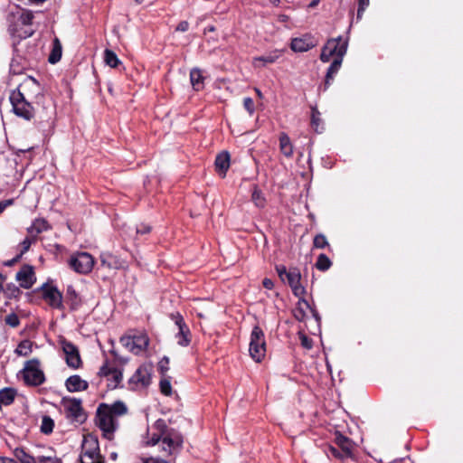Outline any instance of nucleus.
<instances>
[{"label": "nucleus", "mask_w": 463, "mask_h": 463, "mask_svg": "<svg viewBox=\"0 0 463 463\" xmlns=\"http://www.w3.org/2000/svg\"><path fill=\"white\" fill-rule=\"evenodd\" d=\"M14 114L26 120L38 118L39 124L52 119L53 109L44 103L43 88L33 77L26 76L15 90L10 94Z\"/></svg>", "instance_id": "nucleus-1"}, {"label": "nucleus", "mask_w": 463, "mask_h": 463, "mask_svg": "<svg viewBox=\"0 0 463 463\" xmlns=\"http://www.w3.org/2000/svg\"><path fill=\"white\" fill-rule=\"evenodd\" d=\"M153 428L156 432L146 441L147 446L159 445L160 450L165 455H173L182 448L183 437L174 429H168L164 420H157Z\"/></svg>", "instance_id": "nucleus-2"}, {"label": "nucleus", "mask_w": 463, "mask_h": 463, "mask_svg": "<svg viewBox=\"0 0 463 463\" xmlns=\"http://www.w3.org/2000/svg\"><path fill=\"white\" fill-rule=\"evenodd\" d=\"M33 18V12L21 8L19 5H14L8 14L9 27L8 31L11 35L26 39L30 37L33 31L27 28V25L32 24Z\"/></svg>", "instance_id": "nucleus-3"}, {"label": "nucleus", "mask_w": 463, "mask_h": 463, "mask_svg": "<svg viewBox=\"0 0 463 463\" xmlns=\"http://www.w3.org/2000/svg\"><path fill=\"white\" fill-rule=\"evenodd\" d=\"M116 402L99 405L96 413V424L106 439H112L115 431Z\"/></svg>", "instance_id": "nucleus-4"}, {"label": "nucleus", "mask_w": 463, "mask_h": 463, "mask_svg": "<svg viewBox=\"0 0 463 463\" xmlns=\"http://www.w3.org/2000/svg\"><path fill=\"white\" fill-rule=\"evenodd\" d=\"M80 463H102L98 438L92 434L84 436L81 444Z\"/></svg>", "instance_id": "nucleus-5"}, {"label": "nucleus", "mask_w": 463, "mask_h": 463, "mask_svg": "<svg viewBox=\"0 0 463 463\" xmlns=\"http://www.w3.org/2000/svg\"><path fill=\"white\" fill-rule=\"evenodd\" d=\"M61 404L63 408L65 417L71 423L82 424L86 420L87 414L82 408L81 400L63 397Z\"/></svg>", "instance_id": "nucleus-6"}, {"label": "nucleus", "mask_w": 463, "mask_h": 463, "mask_svg": "<svg viewBox=\"0 0 463 463\" xmlns=\"http://www.w3.org/2000/svg\"><path fill=\"white\" fill-rule=\"evenodd\" d=\"M348 43L343 41L342 37L329 39L322 49L320 60L328 62L333 56L344 58L347 51Z\"/></svg>", "instance_id": "nucleus-7"}, {"label": "nucleus", "mask_w": 463, "mask_h": 463, "mask_svg": "<svg viewBox=\"0 0 463 463\" xmlns=\"http://www.w3.org/2000/svg\"><path fill=\"white\" fill-rule=\"evenodd\" d=\"M24 382L33 386H38L45 381L44 373L40 368V362L37 359L27 361L23 370Z\"/></svg>", "instance_id": "nucleus-8"}, {"label": "nucleus", "mask_w": 463, "mask_h": 463, "mask_svg": "<svg viewBox=\"0 0 463 463\" xmlns=\"http://www.w3.org/2000/svg\"><path fill=\"white\" fill-rule=\"evenodd\" d=\"M265 346L264 333L259 326H255L250 335L249 348L250 354L253 360L256 362H260L262 360L266 353Z\"/></svg>", "instance_id": "nucleus-9"}, {"label": "nucleus", "mask_w": 463, "mask_h": 463, "mask_svg": "<svg viewBox=\"0 0 463 463\" xmlns=\"http://www.w3.org/2000/svg\"><path fill=\"white\" fill-rule=\"evenodd\" d=\"M70 267L78 273L87 274L94 266V259L88 252H76L69 260Z\"/></svg>", "instance_id": "nucleus-10"}, {"label": "nucleus", "mask_w": 463, "mask_h": 463, "mask_svg": "<svg viewBox=\"0 0 463 463\" xmlns=\"http://www.w3.org/2000/svg\"><path fill=\"white\" fill-rule=\"evenodd\" d=\"M59 344L64 353L67 365L78 369L81 365V359L77 346L63 337L59 340Z\"/></svg>", "instance_id": "nucleus-11"}, {"label": "nucleus", "mask_w": 463, "mask_h": 463, "mask_svg": "<svg viewBox=\"0 0 463 463\" xmlns=\"http://www.w3.org/2000/svg\"><path fill=\"white\" fill-rule=\"evenodd\" d=\"M121 345L134 354H139L148 345V338L146 335L122 336Z\"/></svg>", "instance_id": "nucleus-12"}, {"label": "nucleus", "mask_w": 463, "mask_h": 463, "mask_svg": "<svg viewBox=\"0 0 463 463\" xmlns=\"http://www.w3.org/2000/svg\"><path fill=\"white\" fill-rule=\"evenodd\" d=\"M43 299L53 308L62 309V294L54 286L47 284L42 287Z\"/></svg>", "instance_id": "nucleus-13"}, {"label": "nucleus", "mask_w": 463, "mask_h": 463, "mask_svg": "<svg viewBox=\"0 0 463 463\" xmlns=\"http://www.w3.org/2000/svg\"><path fill=\"white\" fill-rule=\"evenodd\" d=\"M151 382V367L149 365L140 366L129 380V383L136 388H145Z\"/></svg>", "instance_id": "nucleus-14"}, {"label": "nucleus", "mask_w": 463, "mask_h": 463, "mask_svg": "<svg viewBox=\"0 0 463 463\" xmlns=\"http://www.w3.org/2000/svg\"><path fill=\"white\" fill-rule=\"evenodd\" d=\"M171 317L178 327V333L175 335L178 345L187 346L190 344V330L185 325L183 317L179 313L172 314Z\"/></svg>", "instance_id": "nucleus-15"}, {"label": "nucleus", "mask_w": 463, "mask_h": 463, "mask_svg": "<svg viewBox=\"0 0 463 463\" xmlns=\"http://www.w3.org/2000/svg\"><path fill=\"white\" fill-rule=\"evenodd\" d=\"M286 279L296 297L301 298L305 295L306 290L300 284L301 275L298 269H290Z\"/></svg>", "instance_id": "nucleus-16"}, {"label": "nucleus", "mask_w": 463, "mask_h": 463, "mask_svg": "<svg viewBox=\"0 0 463 463\" xmlns=\"http://www.w3.org/2000/svg\"><path fill=\"white\" fill-rule=\"evenodd\" d=\"M16 279L24 288H30L34 281V272L32 266L24 265L17 273Z\"/></svg>", "instance_id": "nucleus-17"}, {"label": "nucleus", "mask_w": 463, "mask_h": 463, "mask_svg": "<svg viewBox=\"0 0 463 463\" xmlns=\"http://www.w3.org/2000/svg\"><path fill=\"white\" fill-rule=\"evenodd\" d=\"M316 46V43L309 35H305L299 38H294L291 41L290 47L292 51L297 52H304Z\"/></svg>", "instance_id": "nucleus-18"}, {"label": "nucleus", "mask_w": 463, "mask_h": 463, "mask_svg": "<svg viewBox=\"0 0 463 463\" xmlns=\"http://www.w3.org/2000/svg\"><path fill=\"white\" fill-rule=\"evenodd\" d=\"M66 388L71 392L85 391L89 387L87 381L80 378L79 375L70 376L65 383Z\"/></svg>", "instance_id": "nucleus-19"}, {"label": "nucleus", "mask_w": 463, "mask_h": 463, "mask_svg": "<svg viewBox=\"0 0 463 463\" xmlns=\"http://www.w3.org/2000/svg\"><path fill=\"white\" fill-rule=\"evenodd\" d=\"M335 441L336 445H338L341 450L345 453V456L351 457L354 448L353 441L341 434L340 432H335Z\"/></svg>", "instance_id": "nucleus-20"}, {"label": "nucleus", "mask_w": 463, "mask_h": 463, "mask_svg": "<svg viewBox=\"0 0 463 463\" xmlns=\"http://www.w3.org/2000/svg\"><path fill=\"white\" fill-rule=\"evenodd\" d=\"M281 56V51L275 50L265 55L258 56L253 58L252 64L255 67L260 66L259 63H261L262 66L267 64L274 63L279 57Z\"/></svg>", "instance_id": "nucleus-21"}, {"label": "nucleus", "mask_w": 463, "mask_h": 463, "mask_svg": "<svg viewBox=\"0 0 463 463\" xmlns=\"http://www.w3.org/2000/svg\"><path fill=\"white\" fill-rule=\"evenodd\" d=\"M343 58H335L329 68L327 69L326 80H325V90H326L334 80L335 75L338 72L341 68Z\"/></svg>", "instance_id": "nucleus-22"}, {"label": "nucleus", "mask_w": 463, "mask_h": 463, "mask_svg": "<svg viewBox=\"0 0 463 463\" xmlns=\"http://www.w3.org/2000/svg\"><path fill=\"white\" fill-rule=\"evenodd\" d=\"M230 166V155L228 152H222L216 156L215 167L224 176Z\"/></svg>", "instance_id": "nucleus-23"}, {"label": "nucleus", "mask_w": 463, "mask_h": 463, "mask_svg": "<svg viewBox=\"0 0 463 463\" xmlns=\"http://www.w3.org/2000/svg\"><path fill=\"white\" fill-rule=\"evenodd\" d=\"M279 148L281 153L286 157H291L293 155V145L289 137L286 133H281L279 136Z\"/></svg>", "instance_id": "nucleus-24"}, {"label": "nucleus", "mask_w": 463, "mask_h": 463, "mask_svg": "<svg viewBox=\"0 0 463 463\" xmlns=\"http://www.w3.org/2000/svg\"><path fill=\"white\" fill-rule=\"evenodd\" d=\"M61 52H62L61 43L60 40L57 37H55L52 42V49L51 54L48 58L49 62L52 64H55L56 62H58L61 58Z\"/></svg>", "instance_id": "nucleus-25"}, {"label": "nucleus", "mask_w": 463, "mask_h": 463, "mask_svg": "<svg viewBox=\"0 0 463 463\" xmlns=\"http://www.w3.org/2000/svg\"><path fill=\"white\" fill-rule=\"evenodd\" d=\"M49 228L48 223L43 219H36L33 224L28 228V232L36 237L39 233L46 231Z\"/></svg>", "instance_id": "nucleus-26"}, {"label": "nucleus", "mask_w": 463, "mask_h": 463, "mask_svg": "<svg viewBox=\"0 0 463 463\" xmlns=\"http://www.w3.org/2000/svg\"><path fill=\"white\" fill-rule=\"evenodd\" d=\"M190 80L195 90H200L203 88V77L199 69H193L190 72Z\"/></svg>", "instance_id": "nucleus-27"}, {"label": "nucleus", "mask_w": 463, "mask_h": 463, "mask_svg": "<svg viewBox=\"0 0 463 463\" xmlns=\"http://www.w3.org/2000/svg\"><path fill=\"white\" fill-rule=\"evenodd\" d=\"M16 395V392L13 388H4L0 390V403L4 405H10Z\"/></svg>", "instance_id": "nucleus-28"}, {"label": "nucleus", "mask_w": 463, "mask_h": 463, "mask_svg": "<svg viewBox=\"0 0 463 463\" xmlns=\"http://www.w3.org/2000/svg\"><path fill=\"white\" fill-rule=\"evenodd\" d=\"M14 454L21 463H37V457L29 455L23 448H16Z\"/></svg>", "instance_id": "nucleus-29"}, {"label": "nucleus", "mask_w": 463, "mask_h": 463, "mask_svg": "<svg viewBox=\"0 0 463 463\" xmlns=\"http://www.w3.org/2000/svg\"><path fill=\"white\" fill-rule=\"evenodd\" d=\"M66 299L70 303L71 309L77 308L78 306L80 305V299L78 298V295L71 286H69L67 288Z\"/></svg>", "instance_id": "nucleus-30"}, {"label": "nucleus", "mask_w": 463, "mask_h": 463, "mask_svg": "<svg viewBox=\"0 0 463 463\" xmlns=\"http://www.w3.org/2000/svg\"><path fill=\"white\" fill-rule=\"evenodd\" d=\"M99 374L100 376H111V378L116 382V367L114 364H109L106 362L99 369Z\"/></svg>", "instance_id": "nucleus-31"}, {"label": "nucleus", "mask_w": 463, "mask_h": 463, "mask_svg": "<svg viewBox=\"0 0 463 463\" xmlns=\"http://www.w3.org/2000/svg\"><path fill=\"white\" fill-rule=\"evenodd\" d=\"M332 265L331 260L326 254H320L316 262V267L321 271L327 270Z\"/></svg>", "instance_id": "nucleus-32"}, {"label": "nucleus", "mask_w": 463, "mask_h": 463, "mask_svg": "<svg viewBox=\"0 0 463 463\" xmlns=\"http://www.w3.org/2000/svg\"><path fill=\"white\" fill-rule=\"evenodd\" d=\"M31 352L32 344L28 340L22 341L15 349V353L21 356H27L31 354Z\"/></svg>", "instance_id": "nucleus-33"}, {"label": "nucleus", "mask_w": 463, "mask_h": 463, "mask_svg": "<svg viewBox=\"0 0 463 463\" xmlns=\"http://www.w3.org/2000/svg\"><path fill=\"white\" fill-rule=\"evenodd\" d=\"M251 200L257 207L262 208L265 205L266 200L262 193L256 186L252 191Z\"/></svg>", "instance_id": "nucleus-34"}, {"label": "nucleus", "mask_w": 463, "mask_h": 463, "mask_svg": "<svg viewBox=\"0 0 463 463\" xmlns=\"http://www.w3.org/2000/svg\"><path fill=\"white\" fill-rule=\"evenodd\" d=\"M53 427V420L49 416H44L42 420L41 431L44 434H49L52 431Z\"/></svg>", "instance_id": "nucleus-35"}, {"label": "nucleus", "mask_w": 463, "mask_h": 463, "mask_svg": "<svg viewBox=\"0 0 463 463\" xmlns=\"http://www.w3.org/2000/svg\"><path fill=\"white\" fill-rule=\"evenodd\" d=\"M160 392L165 396H171L172 385L170 380L167 378L161 379L159 383Z\"/></svg>", "instance_id": "nucleus-36"}, {"label": "nucleus", "mask_w": 463, "mask_h": 463, "mask_svg": "<svg viewBox=\"0 0 463 463\" xmlns=\"http://www.w3.org/2000/svg\"><path fill=\"white\" fill-rule=\"evenodd\" d=\"M104 61L110 68H116V54L113 51L106 49L104 52Z\"/></svg>", "instance_id": "nucleus-37"}, {"label": "nucleus", "mask_w": 463, "mask_h": 463, "mask_svg": "<svg viewBox=\"0 0 463 463\" xmlns=\"http://www.w3.org/2000/svg\"><path fill=\"white\" fill-rule=\"evenodd\" d=\"M34 241V236H27L21 243V251L20 254L17 256V259H19L22 255H24L31 247L32 243Z\"/></svg>", "instance_id": "nucleus-38"}, {"label": "nucleus", "mask_w": 463, "mask_h": 463, "mask_svg": "<svg viewBox=\"0 0 463 463\" xmlns=\"http://www.w3.org/2000/svg\"><path fill=\"white\" fill-rule=\"evenodd\" d=\"M5 322L9 326L14 328L20 325V319L15 313H10L5 318Z\"/></svg>", "instance_id": "nucleus-39"}, {"label": "nucleus", "mask_w": 463, "mask_h": 463, "mask_svg": "<svg viewBox=\"0 0 463 463\" xmlns=\"http://www.w3.org/2000/svg\"><path fill=\"white\" fill-rule=\"evenodd\" d=\"M313 243H314V247L317 248V249H323L328 245L327 240H326V236L323 234H317L314 238Z\"/></svg>", "instance_id": "nucleus-40"}, {"label": "nucleus", "mask_w": 463, "mask_h": 463, "mask_svg": "<svg viewBox=\"0 0 463 463\" xmlns=\"http://www.w3.org/2000/svg\"><path fill=\"white\" fill-rule=\"evenodd\" d=\"M37 463H62L61 459L54 456H38Z\"/></svg>", "instance_id": "nucleus-41"}, {"label": "nucleus", "mask_w": 463, "mask_h": 463, "mask_svg": "<svg viewBox=\"0 0 463 463\" xmlns=\"http://www.w3.org/2000/svg\"><path fill=\"white\" fill-rule=\"evenodd\" d=\"M243 106H244V109L249 112V114L250 116L254 113V110H255L254 101L251 98H250V97L244 98Z\"/></svg>", "instance_id": "nucleus-42"}, {"label": "nucleus", "mask_w": 463, "mask_h": 463, "mask_svg": "<svg viewBox=\"0 0 463 463\" xmlns=\"http://www.w3.org/2000/svg\"><path fill=\"white\" fill-rule=\"evenodd\" d=\"M298 335H299L301 345L306 349H308V350L311 349L313 346L312 339H310L308 336H307L303 333H299Z\"/></svg>", "instance_id": "nucleus-43"}, {"label": "nucleus", "mask_w": 463, "mask_h": 463, "mask_svg": "<svg viewBox=\"0 0 463 463\" xmlns=\"http://www.w3.org/2000/svg\"><path fill=\"white\" fill-rule=\"evenodd\" d=\"M168 364L169 358L167 356H164L158 363V368L163 375L168 371Z\"/></svg>", "instance_id": "nucleus-44"}, {"label": "nucleus", "mask_w": 463, "mask_h": 463, "mask_svg": "<svg viewBox=\"0 0 463 463\" xmlns=\"http://www.w3.org/2000/svg\"><path fill=\"white\" fill-rule=\"evenodd\" d=\"M328 451L332 456L335 458L344 459L345 458H348V456H345V453L343 451H339L336 448L330 446Z\"/></svg>", "instance_id": "nucleus-45"}, {"label": "nucleus", "mask_w": 463, "mask_h": 463, "mask_svg": "<svg viewBox=\"0 0 463 463\" xmlns=\"http://www.w3.org/2000/svg\"><path fill=\"white\" fill-rule=\"evenodd\" d=\"M276 270L278 272L279 277L284 281L285 277L287 278V273H288L286 267L282 265L277 266Z\"/></svg>", "instance_id": "nucleus-46"}, {"label": "nucleus", "mask_w": 463, "mask_h": 463, "mask_svg": "<svg viewBox=\"0 0 463 463\" xmlns=\"http://www.w3.org/2000/svg\"><path fill=\"white\" fill-rule=\"evenodd\" d=\"M368 5H369V2H360V5L357 10V19L358 20L362 18L363 13L367 8Z\"/></svg>", "instance_id": "nucleus-47"}, {"label": "nucleus", "mask_w": 463, "mask_h": 463, "mask_svg": "<svg viewBox=\"0 0 463 463\" xmlns=\"http://www.w3.org/2000/svg\"><path fill=\"white\" fill-rule=\"evenodd\" d=\"M128 412V408L125 403L118 401V416L124 415Z\"/></svg>", "instance_id": "nucleus-48"}, {"label": "nucleus", "mask_w": 463, "mask_h": 463, "mask_svg": "<svg viewBox=\"0 0 463 463\" xmlns=\"http://www.w3.org/2000/svg\"><path fill=\"white\" fill-rule=\"evenodd\" d=\"M319 112L316 109H313V112H312V118H311V122H312V125L313 126H316L317 127L318 126V123H319Z\"/></svg>", "instance_id": "nucleus-49"}, {"label": "nucleus", "mask_w": 463, "mask_h": 463, "mask_svg": "<svg viewBox=\"0 0 463 463\" xmlns=\"http://www.w3.org/2000/svg\"><path fill=\"white\" fill-rule=\"evenodd\" d=\"M188 27H189V24L188 22L186 21H182L178 24L177 27H176V31H179V32H186L188 30Z\"/></svg>", "instance_id": "nucleus-50"}, {"label": "nucleus", "mask_w": 463, "mask_h": 463, "mask_svg": "<svg viewBox=\"0 0 463 463\" xmlns=\"http://www.w3.org/2000/svg\"><path fill=\"white\" fill-rule=\"evenodd\" d=\"M262 285L267 289H272L273 287H274L273 281L270 279H268V278L263 279Z\"/></svg>", "instance_id": "nucleus-51"}, {"label": "nucleus", "mask_w": 463, "mask_h": 463, "mask_svg": "<svg viewBox=\"0 0 463 463\" xmlns=\"http://www.w3.org/2000/svg\"><path fill=\"white\" fill-rule=\"evenodd\" d=\"M294 317L298 321H302L304 319V317H305V313H304V311L301 308H298V309H296V311L294 313Z\"/></svg>", "instance_id": "nucleus-52"}, {"label": "nucleus", "mask_w": 463, "mask_h": 463, "mask_svg": "<svg viewBox=\"0 0 463 463\" xmlns=\"http://www.w3.org/2000/svg\"><path fill=\"white\" fill-rule=\"evenodd\" d=\"M144 463H168L166 460L158 458H150L144 461Z\"/></svg>", "instance_id": "nucleus-53"}, {"label": "nucleus", "mask_w": 463, "mask_h": 463, "mask_svg": "<svg viewBox=\"0 0 463 463\" xmlns=\"http://www.w3.org/2000/svg\"><path fill=\"white\" fill-rule=\"evenodd\" d=\"M13 203V200L12 199H9V200H5V201H2L0 202V213L9 205H11Z\"/></svg>", "instance_id": "nucleus-54"}, {"label": "nucleus", "mask_w": 463, "mask_h": 463, "mask_svg": "<svg viewBox=\"0 0 463 463\" xmlns=\"http://www.w3.org/2000/svg\"><path fill=\"white\" fill-rule=\"evenodd\" d=\"M0 463H18V462L10 458L0 457Z\"/></svg>", "instance_id": "nucleus-55"}, {"label": "nucleus", "mask_w": 463, "mask_h": 463, "mask_svg": "<svg viewBox=\"0 0 463 463\" xmlns=\"http://www.w3.org/2000/svg\"><path fill=\"white\" fill-rule=\"evenodd\" d=\"M101 265L102 266H106L108 268H111V263L110 262H107V260L105 259V256L103 254L101 255Z\"/></svg>", "instance_id": "nucleus-56"}, {"label": "nucleus", "mask_w": 463, "mask_h": 463, "mask_svg": "<svg viewBox=\"0 0 463 463\" xmlns=\"http://www.w3.org/2000/svg\"><path fill=\"white\" fill-rule=\"evenodd\" d=\"M136 232H137V233H138V232H140V233H146V232H150V227L149 226H146V227H144V229L137 228Z\"/></svg>", "instance_id": "nucleus-57"}, {"label": "nucleus", "mask_w": 463, "mask_h": 463, "mask_svg": "<svg viewBox=\"0 0 463 463\" xmlns=\"http://www.w3.org/2000/svg\"><path fill=\"white\" fill-rule=\"evenodd\" d=\"M215 31V27L213 25H211V26H208L205 30H204V33H206L207 32H214Z\"/></svg>", "instance_id": "nucleus-58"}, {"label": "nucleus", "mask_w": 463, "mask_h": 463, "mask_svg": "<svg viewBox=\"0 0 463 463\" xmlns=\"http://www.w3.org/2000/svg\"><path fill=\"white\" fill-rule=\"evenodd\" d=\"M4 281H5V277L0 273V290H3Z\"/></svg>", "instance_id": "nucleus-59"}, {"label": "nucleus", "mask_w": 463, "mask_h": 463, "mask_svg": "<svg viewBox=\"0 0 463 463\" xmlns=\"http://www.w3.org/2000/svg\"><path fill=\"white\" fill-rule=\"evenodd\" d=\"M317 3H318V2H310V4H309L308 7H309V8H313V7H315V6H317Z\"/></svg>", "instance_id": "nucleus-60"}, {"label": "nucleus", "mask_w": 463, "mask_h": 463, "mask_svg": "<svg viewBox=\"0 0 463 463\" xmlns=\"http://www.w3.org/2000/svg\"><path fill=\"white\" fill-rule=\"evenodd\" d=\"M15 292H19V288L17 287H15L14 285H13V291H12V294H14Z\"/></svg>", "instance_id": "nucleus-61"}, {"label": "nucleus", "mask_w": 463, "mask_h": 463, "mask_svg": "<svg viewBox=\"0 0 463 463\" xmlns=\"http://www.w3.org/2000/svg\"><path fill=\"white\" fill-rule=\"evenodd\" d=\"M255 91H256L257 95H258L260 98H261V97H262V94H261V92H260V90L255 89Z\"/></svg>", "instance_id": "nucleus-62"}, {"label": "nucleus", "mask_w": 463, "mask_h": 463, "mask_svg": "<svg viewBox=\"0 0 463 463\" xmlns=\"http://www.w3.org/2000/svg\"><path fill=\"white\" fill-rule=\"evenodd\" d=\"M110 457H111L113 459H115V458H116V453L112 452V453L110 454Z\"/></svg>", "instance_id": "nucleus-63"}, {"label": "nucleus", "mask_w": 463, "mask_h": 463, "mask_svg": "<svg viewBox=\"0 0 463 463\" xmlns=\"http://www.w3.org/2000/svg\"><path fill=\"white\" fill-rule=\"evenodd\" d=\"M109 91L112 94V92H113V88H112V86H109Z\"/></svg>", "instance_id": "nucleus-64"}]
</instances>
